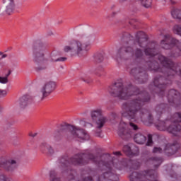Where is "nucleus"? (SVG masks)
Masks as SVG:
<instances>
[{
    "label": "nucleus",
    "mask_w": 181,
    "mask_h": 181,
    "mask_svg": "<svg viewBox=\"0 0 181 181\" xmlns=\"http://www.w3.org/2000/svg\"><path fill=\"white\" fill-rule=\"evenodd\" d=\"M134 43H138L140 47H146L144 50L136 47L135 45H122L117 49L116 57L118 60H129L131 57H134L136 60H144L146 56H149L148 61H146V66H137L132 69L131 76L139 84H144L148 81V74L146 69L151 71L161 73L154 77L153 85L148 86V89L152 94H158L160 97L165 95V90L168 86L172 84V78L175 74L181 77V63L175 64L172 59L163 56L158 55V59L163 66L160 69L159 63L155 60V56L158 54V45L151 43V47H148V36L145 33L139 31L136 34Z\"/></svg>",
    "instance_id": "f257e3e1"
},
{
    "label": "nucleus",
    "mask_w": 181,
    "mask_h": 181,
    "mask_svg": "<svg viewBox=\"0 0 181 181\" xmlns=\"http://www.w3.org/2000/svg\"><path fill=\"white\" fill-rule=\"evenodd\" d=\"M108 158H110L109 154L99 157L92 153H79L71 158L64 156V173H66L65 181H73L76 179L77 172L71 168V165L74 166L87 165L90 160L95 163L100 170L105 171L99 176L98 181H118L119 177L117 175L115 169L121 170L124 168H129V169L136 170L141 166V163L138 160L123 158L119 160L118 158H114L112 161H108Z\"/></svg>",
    "instance_id": "f03ea898"
},
{
    "label": "nucleus",
    "mask_w": 181,
    "mask_h": 181,
    "mask_svg": "<svg viewBox=\"0 0 181 181\" xmlns=\"http://www.w3.org/2000/svg\"><path fill=\"white\" fill-rule=\"evenodd\" d=\"M108 91L112 97L118 98L124 102L122 105V116L127 119H139L153 122V117L149 110L142 108L146 103L151 101V96L146 91L141 92L139 88L129 84L124 86L122 81H117L111 85ZM134 95L139 97L129 100Z\"/></svg>",
    "instance_id": "7ed1b4c3"
},
{
    "label": "nucleus",
    "mask_w": 181,
    "mask_h": 181,
    "mask_svg": "<svg viewBox=\"0 0 181 181\" xmlns=\"http://www.w3.org/2000/svg\"><path fill=\"white\" fill-rule=\"evenodd\" d=\"M91 49V42L74 40L69 45L64 47V52H70L71 57H86L87 53Z\"/></svg>",
    "instance_id": "20e7f679"
},
{
    "label": "nucleus",
    "mask_w": 181,
    "mask_h": 181,
    "mask_svg": "<svg viewBox=\"0 0 181 181\" xmlns=\"http://www.w3.org/2000/svg\"><path fill=\"white\" fill-rule=\"evenodd\" d=\"M173 121L174 123L170 124L168 127V120L162 121L158 119L155 122V127L158 129V131H168L169 134H173L174 136H177L179 132L181 131V126L176 122H181V112H176L173 116Z\"/></svg>",
    "instance_id": "39448f33"
},
{
    "label": "nucleus",
    "mask_w": 181,
    "mask_h": 181,
    "mask_svg": "<svg viewBox=\"0 0 181 181\" xmlns=\"http://www.w3.org/2000/svg\"><path fill=\"white\" fill-rule=\"evenodd\" d=\"M45 50H46V45L44 42H39L33 47V61L37 64L35 66L36 71L47 69V65H45L44 63L46 60L45 58Z\"/></svg>",
    "instance_id": "423d86ee"
},
{
    "label": "nucleus",
    "mask_w": 181,
    "mask_h": 181,
    "mask_svg": "<svg viewBox=\"0 0 181 181\" xmlns=\"http://www.w3.org/2000/svg\"><path fill=\"white\" fill-rule=\"evenodd\" d=\"M90 118L92 122L95 125V135L98 138H101V132H103V128L104 125L108 122V118L103 115V110L98 108L90 111Z\"/></svg>",
    "instance_id": "0eeeda50"
},
{
    "label": "nucleus",
    "mask_w": 181,
    "mask_h": 181,
    "mask_svg": "<svg viewBox=\"0 0 181 181\" xmlns=\"http://www.w3.org/2000/svg\"><path fill=\"white\" fill-rule=\"evenodd\" d=\"M58 129L61 134H64V132H70L73 138L78 141H88L90 139V135H88L87 131L69 124H62Z\"/></svg>",
    "instance_id": "6e6552de"
},
{
    "label": "nucleus",
    "mask_w": 181,
    "mask_h": 181,
    "mask_svg": "<svg viewBox=\"0 0 181 181\" xmlns=\"http://www.w3.org/2000/svg\"><path fill=\"white\" fill-rule=\"evenodd\" d=\"M161 47L165 50H169V49H173L175 46L181 52V42L179 40L172 38L170 35H165V39L160 42Z\"/></svg>",
    "instance_id": "1a4fd4ad"
},
{
    "label": "nucleus",
    "mask_w": 181,
    "mask_h": 181,
    "mask_svg": "<svg viewBox=\"0 0 181 181\" xmlns=\"http://www.w3.org/2000/svg\"><path fill=\"white\" fill-rule=\"evenodd\" d=\"M54 90H56V82L52 81H47L40 88L41 97L40 100L43 101L45 98L50 95Z\"/></svg>",
    "instance_id": "9d476101"
},
{
    "label": "nucleus",
    "mask_w": 181,
    "mask_h": 181,
    "mask_svg": "<svg viewBox=\"0 0 181 181\" xmlns=\"http://www.w3.org/2000/svg\"><path fill=\"white\" fill-rule=\"evenodd\" d=\"M180 149V143L175 140L173 143H168L163 147V151L166 156H173Z\"/></svg>",
    "instance_id": "9b49d317"
},
{
    "label": "nucleus",
    "mask_w": 181,
    "mask_h": 181,
    "mask_svg": "<svg viewBox=\"0 0 181 181\" xmlns=\"http://www.w3.org/2000/svg\"><path fill=\"white\" fill-rule=\"evenodd\" d=\"M167 98L169 104L173 107H179L180 105V93L177 90L175 89L170 90Z\"/></svg>",
    "instance_id": "f8f14e48"
},
{
    "label": "nucleus",
    "mask_w": 181,
    "mask_h": 181,
    "mask_svg": "<svg viewBox=\"0 0 181 181\" xmlns=\"http://www.w3.org/2000/svg\"><path fill=\"white\" fill-rule=\"evenodd\" d=\"M117 134L122 139H124L125 141L129 139L132 135V132L128 129V124L124 121L120 122Z\"/></svg>",
    "instance_id": "ddd939ff"
},
{
    "label": "nucleus",
    "mask_w": 181,
    "mask_h": 181,
    "mask_svg": "<svg viewBox=\"0 0 181 181\" xmlns=\"http://www.w3.org/2000/svg\"><path fill=\"white\" fill-rule=\"evenodd\" d=\"M0 167L5 169L7 172H13L18 168V163L16 160L13 159L5 160L0 158Z\"/></svg>",
    "instance_id": "4468645a"
},
{
    "label": "nucleus",
    "mask_w": 181,
    "mask_h": 181,
    "mask_svg": "<svg viewBox=\"0 0 181 181\" xmlns=\"http://www.w3.org/2000/svg\"><path fill=\"white\" fill-rule=\"evenodd\" d=\"M123 152L127 156H138L139 155V148L134 144H129L123 147Z\"/></svg>",
    "instance_id": "2eb2a0df"
},
{
    "label": "nucleus",
    "mask_w": 181,
    "mask_h": 181,
    "mask_svg": "<svg viewBox=\"0 0 181 181\" xmlns=\"http://www.w3.org/2000/svg\"><path fill=\"white\" fill-rule=\"evenodd\" d=\"M3 3L6 6L5 13L8 16L12 15L15 12V1L13 0H3Z\"/></svg>",
    "instance_id": "dca6fc26"
},
{
    "label": "nucleus",
    "mask_w": 181,
    "mask_h": 181,
    "mask_svg": "<svg viewBox=\"0 0 181 181\" xmlns=\"http://www.w3.org/2000/svg\"><path fill=\"white\" fill-rule=\"evenodd\" d=\"M162 162H163V159H162L160 157H147L146 159V163L153 165L156 169H158V168L162 165Z\"/></svg>",
    "instance_id": "f3484780"
},
{
    "label": "nucleus",
    "mask_w": 181,
    "mask_h": 181,
    "mask_svg": "<svg viewBox=\"0 0 181 181\" xmlns=\"http://www.w3.org/2000/svg\"><path fill=\"white\" fill-rule=\"evenodd\" d=\"M40 151L42 153H45L48 156H53L54 155V148L47 143H42L40 145Z\"/></svg>",
    "instance_id": "a211bd4d"
},
{
    "label": "nucleus",
    "mask_w": 181,
    "mask_h": 181,
    "mask_svg": "<svg viewBox=\"0 0 181 181\" xmlns=\"http://www.w3.org/2000/svg\"><path fill=\"white\" fill-rule=\"evenodd\" d=\"M146 136L144 135L141 133H136L134 136V141L136 144L139 145H144V144H146Z\"/></svg>",
    "instance_id": "6ab92c4d"
},
{
    "label": "nucleus",
    "mask_w": 181,
    "mask_h": 181,
    "mask_svg": "<svg viewBox=\"0 0 181 181\" xmlns=\"http://www.w3.org/2000/svg\"><path fill=\"white\" fill-rule=\"evenodd\" d=\"M156 112L158 117H160L163 112H166V111H169V107L165 103H161L157 105L156 107Z\"/></svg>",
    "instance_id": "aec40b11"
},
{
    "label": "nucleus",
    "mask_w": 181,
    "mask_h": 181,
    "mask_svg": "<svg viewBox=\"0 0 181 181\" xmlns=\"http://www.w3.org/2000/svg\"><path fill=\"white\" fill-rule=\"evenodd\" d=\"M30 95H24L21 97L18 100V105L20 108H26L29 104Z\"/></svg>",
    "instance_id": "412c9836"
},
{
    "label": "nucleus",
    "mask_w": 181,
    "mask_h": 181,
    "mask_svg": "<svg viewBox=\"0 0 181 181\" xmlns=\"http://www.w3.org/2000/svg\"><path fill=\"white\" fill-rule=\"evenodd\" d=\"M49 181H62V178L57 175L54 170L49 171Z\"/></svg>",
    "instance_id": "4be33fe9"
},
{
    "label": "nucleus",
    "mask_w": 181,
    "mask_h": 181,
    "mask_svg": "<svg viewBox=\"0 0 181 181\" xmlns=\"http://www.w3.org/2000/svg\"><path fill=\"white\" fill-rule=\"evenodd\" d=\"M95 63H103L104 62V54L97 52L93 56Z\"/></svg>",
    "instance_id": "5701e85b"
},
{
    "label": "nucleus",
    "mask_w": 181,
    "mask_h": 181,
    "mask_svg": "<svg viewBox=\"0 0 181 181\" xmlns=\"http://www.w3.org/2000/svg\"><path fill=\"white\" fill-rule=\"evenodd\" d=\"M62 135H63V133H61L60 130L59 129L55 130L52 136V139L54 142H59V141L62 139Z\"/></svg>",
    "instance_id": "b1692460"
},
{
    "label": "nucleus",
    "mask_w": 181,
    "mask_h": 181,
    "mask_svg": "<svg viewBox=\"0 0 181 181\" xmlns=\"http://www.w3.org/2000/svg\"><path fill=\"white\" fill-rule=\"evenodd\" d=\"M171 15L174 19L181 20V11L177 8H173L171 11Z\"/></svg>",
    "instance_id": "393cba45"
},
{
    "label": "nucleus",
    "mask_w": 181,
    "mask_h": 181,
    "mask_svg": "<svg viewBox=\"0 0 181 181\" xmlns=\"http://www.w3.org/2000/svg\"><path fill=\"white\" fill-rule=\"evenodd\" d=\"M137 2H140L142 6L144 8H151L152 6V0H136Z\"/></svg>",
    "instance_id": "a878e982"
},
{
    "label": "nucleus",
    "mask_w": 181,
    "mask_h": 181,
    "mask_svg": "<svg viewBox=\"0 0 181 181\" xmlns=\"http://www.w3.org/2000/svg\"><path fill=\"white\" fill-rule=\"evenodd\" d=\"M103 73H104V68L102 66L98 67L95 71L96 76H98L99 77L103 75Z\"/></svg>",
    "instance_id": "bb28decb"
},
{
    "label": "nucleus",
    "mask_w": 181,
    "mask_h": 181,
    "mask_svg": "<svg viewBox=\"0 0 181 181\" xmlns=\"http://www.w3.org/2000/svg\"><path fill=\"white\" fill-rule=\"evenodd\" d=\"M153 153H163L165 151H163V148L160 147H154L152 151Z\"/></svg>",
    "instance_id": "cd10ccee"
},
{
    "label": "nucleus",
    "mask_w": 181,
    "mask_h": 181,
    "mask_svg": "<svg viewBox=\"0 0 181 181\" xmlns=\"http://www.w3.org/2000/svg\"><path fill=\"white\" fill-rule=\"evenodd\" d=\"M57 56H59V53L57 52H53L51 53V60L52 62H57Z\"/></svg>",
    "instance_id": "c85d7f7f"
},
{
    "label": "nucleus",
    "mask_w": 181,
    "mask_h": 181,
    "mask_svg": "<svg viewBox=\"0 0 181 181\" xmlns=\"http://www.w3.org/2000/svg\"><path fill=\"white\" fill-rule=\"evenodd\" d=\"M0 83L1 84H8V83H9V79L6 76H0Z\"/></svg>",
    "instance_id": "c756f323"
},
{
    "label": "nucleus",
    "mask_w": 181,
    "mask_h": 181,
    "mask_svg": "<svg viewBox=\"0 0 181 181\" xmlns=\"http://www.w3.org/2000/svg\"><path fill=\"white\" fill-rule=\"evenodd\" d=\"M153 144V141L152 140V135L148 134V141L146 142V146H152Z\"/></svg>",
    "instance_id": "7c9ffc66"
},
{
    "label": "nucleus",
    "mask_w": 181,
    "mask_h": 181,
    "mask_svg": "<svg viewBox=\"0 0 181 181\" xmlns=\"http://www.w3.org/2000/svg\"><path fill=\"white\" fill-rule=\"evenodd\" d=\"M134 22H135V20H129V18L128 17L123 18L124 23H129V25H134Z\"/></svg>",
    "instance_id": "2f4dec72"
},
{
    "label": "nucleus",
    "mask_w": 181,
    "mask_h": 181,
    "mask_svg": "<svg viewBox=\"0 0 181 181\" xmlns=\"http://www.w3.org/2000/svg\"><path fill=\"white\" fill-rule=\"evenodd\" d=\"M129 125L134 131H138V129H139V127H138V125H136L135 123H134L132 122H129Z\"/></svg>",
    "instance_id": "473e14b6"
},
{
    "label": "nucleus",
    "mask_w": 181,
    "mask_h": 181,
    "mask_svg": "<svg viewBox=\"0 0 181 181\" xmlns=\"http://www.w3.org/2000/svg\"><path fill=\"white\" fill-rule=\"evenodd\" d=\"M0 181H9V177L4 174H0Z\"/></svg>",
    "instance_id": "72a5a7b5"
},
{
    "label": "nucleus",
    "mask_w": 181,
    "mask_h": 181,
    "mask_svg": "<svg viewBox=\"0 0 181 181\" xmlns=\"http://www.w3.org/2000/svg\"><path fill=\"white\" fill-rule=\"evenodd\" d=\"M8 94V92H6V90H1L0 89V97H5Z\"/></svg>",
    "instance_id": "f704fd0d"
},
{
    "label": "nucleus",
    "mask_w": 181,
    "mask_h": 181,
    "mask_svg": "<svg viewBox=\"0 0 181 181\" xmlns=\"http://www.w3.org/2000/svg\"><path fill=\"white\" fill-rule=\"evenodd\" d=\"M124 40H128V39H129L130 40H134V37L130 35V34H127V35H125L124 37Z\"/></svg>",
    "instance_id": "c9c22d12"
},
{
    "label": "nucleus",
    "mask_w": 181,
    "mask_h": 181,
    "mask_svg": "<svg viewBox=\"0 0 181 181\" xmlns=\"http://www.w3.org/2000/svg\"><path fill=\"white\" fill-rule=\"evenodd\" d=\"M81 181H94V180H93V177H85Z\"/></svg>",
    "instance_id": "e433bc0d"
},
{
    "label": "nucleus",
    "mask_w": 181,
    "mask_h": 181,
    "mask_svg": "<svg viewBox=\"0 0 181 181\" xmlns=\"http://www.w3.org/2000/svg\"><path fill=\"white\" fill-rule=\"evenodd\" d=\"M110 117L111 118H112L113 119H115V118H117L118 117V115L114 112H112L111 114H110Z\"/></svg>",
    "instance_id": "4c0bfd02"
},
{
    "label": "nucleus",
    "mask_w": 181,
    "mask_h": 181,
    "mask_svg": "<svg viewBox=\"0 0 181 181\" xmlns=\"http://www.w3.org/2000/svg\"><path fill=\"white\" fill-rule=\"evenodd\" d=\"M0 56H1L0 60H2V59H5L6 57H8V54H4V52H0Z\"/></svg>",
    "instance_id": "58836bf2"
},
{
    "label": "nucleus",
    "mask_w": 181,
    "mask_h": 181,
    "mask_svg": "<svg viewBox=\"0 0 181 181\" xmlns=\"http://www.w3.org/2000/svg\"><path fill=\"white\" fill-rule=\"evenodd\" d=\"M67 57H59L57 59V62H66Z\"/></svg>",
    "instance_id": "ea45409f"
},
{
    "label": "nucleus",
    "mask_w": 181,
    "mask_h": 181,
    "mask_svg": "<svg viewBox=\"0 0 181 181\" xmlns=\"http://www.w3.org/2000/svg\"><path fill=\"white\" fill-rule=\"evenodd\" d=\"M114 155H115L116 156H121L122 154L121 153V151H116L114 152Z\"/></svg>",
    "instance_id": "a19ab883"
},
{
    "label": "nucleus",
    "mask_w": 181,
    "mask_h": 181,
    "mask_svg": "<svg viewBox=\"0 0 181 181\" xmlns=\"http://www.w3.org/2000/svg\"><path fill=\"white\" fill-rule=\"evenodd\" d=\"M12 74V71H11V70H8V74H6V77L7 78H8V77H9V76H11V74Z\"/></svg>",
    "instance_id": "79ce46f5"
},
{
    "label": "nucleus",
    "mask_w": 181,
    "mask_h": 181,
    "mask_svg": "<svg viewBox=\"0 0 181 181\" xmlns=\"http://www.w3.org/2000/svg\"><path fill=\"white\" fill-rule=\"evenodd\" d=\"M87 125H89V127H90V128H93V124L88 123V122H85L84 127H87Z\"/></svg>",
    "instance_id": "37998d69"
},
{
    "label": "nucleus",
    "mask_w": 181,
    "mask_h": 181,
    "mask_svg": "<svg viewBox=\"0 0 181 181\" xmlns=\"http://www.w3.org/2000/svg\"><path fill=\"white\" fill-rule=\"evenodd\" d=\"M83 81H85V83H87L88 84H90V83H91V79H88V80H86V79H83Z\"/></svg>",
    "instance_id": "c03bdc74"
},
{
    "label": "nucleus",
    "mask_w": 181,
    "mask_h": 181,
    "mask_svg": "<svg viewBox=\"0 0 181 181\" xmlns=\"http://www.w3.org/2000/svg\"><path fill=\"white\" fill-rule=\"evenodd\" d=\"M177 56H179V54H177L176 53L171 54V57H177Z\"/></svg>",
    "instance_id": "a18cd8bd"
},
{
    "label": "nucleus",
    "mask_w": 181,
    "mask_h": 181,
    "mask_svg": "<svg viewBox=\"0 0 181 181\" xmlns=\"http://www.w3.org/2000/svg\"><path fill=\"white\" fill-rule=\"evenodd\" d=\"M170 4H172L173 5H174V4H176V1H173V0H170Z\"/></svg>",
    "instance_id": "49530a36"
},
{
    "label": "nucleus",
    "mask_w": 181,
    "mask_h": 181,
    "mask_svg": "<svg viewBox=\"0 0 181 181\" xmlns=\"http://www.w3.org/2000/svg\"><path fill=\"white\" fill-rule=\"evenodd\" d=\"M3 110H4V107H2V106L0 105V114H1V112H2Z\"/></svg>",
    "instance_id": "de8ad7c7"
},
{
    "label": "nucleus",
    "mask_w": 181,
    "mask_h": 181,
    "mask_svg": "<svg viewBox=\"0 0 181 181\" xmlns=\"http://www.w3.org/2000/svg\"><path fill=\"white\" fill-rule=\"evenodd\" d=\"M127 0H119L120 4H122L124 2H126Z\"/></svg>",
    "instance_id": "09e8293b"
},
{
    "label": "nucleus",
    "mask_w": 181,
    "mask_h": 181,
    "mask_svg": "<svg viewBox=\"0 0 181 181\" xmlns=\"http://www.w3.org/2000/svg\"><path fill=\"white\" fill-rule=\"evenodd\" d=\"M115 15H117V13H116V12H112V16H115Z\"/></svg>",
    "instance_id": "8fccbe9b"
},
{
    "label": "nucleus",
    "mask_w": 181,
    "mask_h": 181,
    "mask_svg": "<svg viewBox=\"0 0 181 181\" xmlns=\"http://www.w3.org/2000/svg\"><path fill=\"white\" fill-rule=\"evenodd\" d=\"M37 135V134H34L33 135H31V136H33V138H35V136Z\"/></svg>",
    "instance_id": "3c124183"
}]
</instances>
